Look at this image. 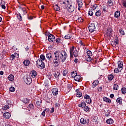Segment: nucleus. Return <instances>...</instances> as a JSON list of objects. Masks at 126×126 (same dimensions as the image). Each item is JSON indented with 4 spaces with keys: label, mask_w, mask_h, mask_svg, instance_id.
<instances>
[{
    "label": "nucleus",
    "mask_w": 126,
    "mask_h": 126,
    "mask_svg": "<svg viewBox=\"0 0 126 126\" xmlns=\"http://www.w3.org/2000/svg\"><path fill=\"white\" fill-rule=\"evenodd\" d=\"M77 4L78 5V10H80V9H81V8L82 7V5H83L82 0H78Z\"/></svg>",
    "instance_id": "obj_12"
},
{
    "label": "nucleus",
    "mask_w": 126,
    "mask_h": 126,
    "mask_svg": "<svg viewBox=\"0 0 126 126\" xmlns=\"http://www.w3.org/2000/svg\"><path fill=\"white\" fill-rule=\"evenodd\" d=\"M117 103H119L120 105H122L123 104V99H122V97H118L116 100Z\"/></svg>",
    "instance_id": "obj_27"
},
{
    "label": "nucleus",
    "mask_w": 126,
    "mask_h": 126,
    "mask_svg": "<svg viewBox=\"0 0 126 126\" xmlns=\"http://www.w3.org/2000/svg\"><path fill=\"white\" fill-rule=\"evenodd\" d=\"M52 93L54 96H57L59 94V91L56 88H53L51 90Z\"/></svg>",
    "instance_id": "obj_9"
},
{
    "label": "nucleus",
    "mask_w": 126,
    "mask_h": 126,
    "mask_svg": "<svg viewBox=\"0 0 126 126\" xmlns=\"http://www.w3.org/2000/svg\"><path fill=\"white\" fill-rule=\"evenodd\" d=\"M67 88L69 90L71 89V85L70 84L67 85Z\"/></svg>",
    "instance_id": "obj_63"
},
{
    "label": "nucleus",
    "mask_w": 126,
    "mask_h": 126,
    "mask_svg": "<svg viewBox=\"0 0 126 126\" xmlns=\"http://www.w3.org/2000/svg\"><path fill=\"white\" fill-rule=\"evenodd\" d=\"M54 9L55 10H56L57 11H59V10H60V6H59V5H58V4H55L54 6Z\"/></svg>",
    "instance_id": "obj_36"
},
{
    "label": "nucleus",
    "mask_w": 126,
    "mask_h": 126,
    "mask_svg": "<svg viewBox=\"0 0 126 126\" xmlns=\"http://www.w3.org/2000/svg\"><path fill=\"white\" fill-rule=\"evenodd\" d=\"M121 16V12L120 11H116L114 13V17L116 18H119Z\"/></svg>",
    "instance_id": "obj_21"
},
{
    "label": "nucleus",
    "mask_w": 126,
    "mask_h": 126,
    "mask_svg": "<svg viewBox=\"0 0 126 126\" xmlns=\"http://www.w3.org/2000/svg\"><path fill=\"white\" fill-rule=\"evenodd\" d=\"M77 75V72L76 71H74L71 73V77H73L74 78H75V76Z\"/></svg>",
    "instance_id": "obj_29"
},
{
    "label": "nucleus",
    "mask_w": 126,
    "mask_h": 126,
    "mask_svg": "<svg viewBox=\"0 0 126 126\" xmlns=\"http://www.w3.org/2000/svg\"><path fill=\"white\" fill-rule=\"evenodd\" d=\"M85 99L86 100H88V99H90V96L88 95L87 94H86L84 96Z\"/></svg>",
    "instance_id": "obj_57"
},
{
    "label": "nucleus",
    "mask_w": 126,
    "mask_h": 126,
    "mask_svg": "<svg viewBox=\"0 0 126 126\" xmlns=\"http://www.w3.org/2000/svg\"><path fill=\"white\" fill-rule=\"evenodd\" d=\"M21 15H22L21 14L17 15V17L19 21H22V16H21Z\"/></svg>",
    "instance_id": "obj_38"
},
{
    "label": "nucleus",
    "mask_w": 126,
    "mask_h": 126,
    "mask_svg": "<svg viewBox=\"0 0 126 126\" xmlns=\"http://www.w3.org/2000/svg\"><path fill=\"white\" fill-rule=\"evenodd\" d=\"M9 108H10V106H9V105L7 104H6L2 107V109L3 111H7V110L9 109Z\"/></svg>",
    "instance_id": "obj_26"
},
{
    "label": "nucleus",
    "mask_w": 126,
    "mask_h": 126,
    "mask_svg": "<svg viewBox=\"0 0 126 126\" xmlns=\"http://www.w3.org/2000/svg\"><path fill=\"white\" fill-rule=\"evenodd\" d=\"M10 91L11 92H14V91H15V88H14L13 87H11L10 88Z\"/></svg>",
    "instance_id": "obj_54"
},
{
    "label": "nucleus",
    "mask_w": 126,
    "mask_h": 126,
    "mask_svg": "<svg viewBox=\"0 0 126 126\" xmlns=\"http://www.w3.org/2000/svg\"><path fill=\"white\" fill-rule=\"evenodd\" d=\"M63 6L66 7L69 12H73L74 11V9H75L74 6H73L71 3V2L68 0L63 1Z\"/></svg>",
    "instance_id": "obj_2"
},
{
    "label": "nucleus",
    "mask_w": 126,
    "mask_h": 126,
    "mask_svg": "<svg viewBox=\"0 0 126 126\" xmlns=\"http://www.w3.org/2000/svg\"><path fill=\"white\" fill-rule=\"evenodd\" d=\"M23 63L24 65H25V66H28V65L30 64V61H29V60H25L23 62Z\"/></svg>",
    "instance_id": "obj_28"
},
{
    "label": "nucleus",
    "mask_w": 126,
    "mask_h": 126,
    "mask_svg": "<svg viewBox=\"0 0 126 126\" xmlns=\"http://www.w3.org/2000/svg\"><path fill=\"white\" fill-rule=\"evenodd\" d=\"M28 19H29L30 20H32V19H33V17L32 16H28Z\"/></svg>",
    "instance_id": "obj_64"
},
{
    "label": "nucleus",
    "mask_w": 126,
    "mask_h": 126,
    "mask_svg": "<svg viewBox=\"0 0 126 126\" xmlns=\"http://www.w3.org/2000/svg\"><path fill=\"white\" fill-rule=\"evenodd\" d=\"M31 75L32 78H35L37 76V72L35 70H33L31 72Z\"/></svg>",
    "instance_id": "obj_20"
},
{
    "label": "nucleus",
    "mask_w": 126,
    "mask_h": 126,
    "mask_svg": "<svg viewBox=\"0 0 126 126\" xmlns=\"http://www.w3.org/2000/svg\"><path fill=\"white\" fill-rule=\"evenodd\" d=\"M36 64L38 68H41L42 69L45 68L46 66L45 65V63L41 59H38L36 61Z\"/></svg>",
    "instance_id": "obj_6"
},
{
    "label": "nucleus",
    "mask_w": 126,
    "mask_h": 126,
    "mask_svg": "<svg viewBox=\"0 0 126 126\" xmlns=\"http://www.w3.org/2000/svg\"><path fill=\"white\" fill-rule=\"evenodd\" d=\"M80 123L82 125H85L86 124L89 123V120L88 119L86 120V119H85L84 118H81L80 120Z\"/></svg>",
    "instance_id": "obj_13"
},
{
    "label": "nucleus",
    "mask_w": 126,
    "mask_h": 126,
    "mask_svg": "<svg viewBox=\"0 0 126 126\" xmlns=\"http://www.w3.org/2000/svg\"><path fill=\"white\" fill-rule=\"evenodd\" d=\"M118 68H116L114 69V72L116 73H119V72H121L122 70H123V66H124V63H123V61H120L118 62Z\"/></svg>",
    "instance_id": "obj_4"
},
{
    "label": "nucleus",
    "mask_w": 126,
    "mask_h": 126,
    "mask_svg": "<svg viewBox=\"0 0 126 126\" xmlns=\"http://www.w3.org/2000/svg\"><path fill=\"white\" fill-rule=\"evenodd\" d=\"M89 110H90V108H89V107L87 106H86L84 107V111H85V112H88Z\"/></svg>",
    "instance_id": "obj_44"
},
{
    "label": "nucleus",
    "mask_w": 126,
    "mask_h": 126,
    "mask_svg": "<svg viewBox=\"0 0 126 126\" xmlns=\"http://www.w3.org/2000/svg\"><path fill=\"white\" fill-rule=\"evenodd\" d=\"M112 32H113V30L111 28H108L107 31L106 35L108 37H110L112 35Z\"/></svg>",
    "instance_id": "obj_17"
},
{
    "label": "nucleus",
    "mask_w": 126,
    "mask_h": 126,
    "mask_svg": "<svg viewBox=\"0 0 126 126\" xmlns=\"http://www.w3.org/2000/svg\"><path fill=\"white\" fill-rule=\"evenodd\" d=\"M103 100L104 102H106L107 103H112V101L110 100V98H108L107 97H103Z\"/></svg>",
    "instance_id": "obj_22"
},
{
    "label": "nucleus",
    "mask_w": 126,
    "mask_h": 126,
    "mask_svg": "<svg viewBox=\"0 0 126 126\" xmlns=\"http://www.w3.org/2000/svg\"><path fill=\"white\" fill-rule=\"evenodd\" d=\"M20 9L22 10L21 12V14L22 15H25V14H26V13H27V10L26 9V8L20 7Z\"/></svg>",
    "instance_id": "obj_16"
},
{
    "label": "nucleus",
    "mask_w": 126,
    "mask_h": 126,
    "mask_svg": "<svg viewBox=\"0 0 126 126\" xmlns=\"http://www.w3.org/2000/svg\"><path fill=\"white\" fill-rule=\"evenodd\" d=\"M106 123L109 125H112V124H114V120L112 119H109L106 120Z\"/></svg>",
    "instance_id": "obj_31"
},
{
    "label": "nucleus",
    "mask_w": 126,
    "mask_h": 126,
    "mask_svg": "<svg viewBox=\"0 0 126 126\" xmlns=\"http://www.w3.org/2000/svg\"><path fill=\"white\" fill-rule=\"evenodd\" d=\"M61 106V104L60 103V102H57L56 103H55V107H56L57 108L60 107Z\"/></svg>",
    "instance_id": "obj_60"
},
{
    "label": "nucleus",
    "mask_w": 126,
    "mask_h": 126,
    "mask_svg": "<svg viewBox=\"0 0 126 126\" xmlns=\"http://www.w3.org/2000/svg\"><path fill=\"white\" fill-rule=\"evenodd\" d=\"M23 102L25 103V104H29L30 100L28 99V98H25Z\"/></svg>",
    "instance_id": "obj_47"
},
{
    "label": "nucleus",
    "mask_w": 126,
    "mask_h": 126,
    "mask_svg": "<svg viewBox=\"0 0 126 126\" xmlns=\"http://www.w3.org/2000/svg\"><path fill=\"white\" fill-rule=\"evenodd\" d=\"M29 107L30 108V109H34V105H33V104H29Z\"/></svg>",
    "instance_id": "obj_58"
},
{
    "label": "nucleus",
    "mask_w": 126,
    "mask_h": 126,
    "mask_svg": "<svg viewBox=\"0 0 126 126\" xmlns=\"http://www.w3.org/2000/svg\"><path fill=\"white\" fill-rule=\"evenodd\" d=\"M56 40V38L55 37V36L54 35L50 34L48 36V41L49 42H54Z\"/></svg>",
    "instance_id": "obj_10"
},
{
    "label": "nucleus",
    "mask_w": 126,
    "mask_h": 126,
    "mask_svg": "<svg viewBox=\"0 0 126 126\" xmlns=\"http://www.w3.org/2000/svg\"><path fill=\"white\" fill-rule=\"evenodd\" d=\"M46 58L48 59V61H51V59H53V55L50 53H47Z\"/></svg>",
    "instance_id": "obj_23"
},
{
    "label": "nucleus",
    "mask_w": 126,
    "mask_h": 126,
    "mask_svg": "<svg viewBox=\"0 0 126 126\" xmlns=\"http://www.w3.org/2000/svg\"><path fill=\"white\" fill-rule=\"evenodd\" d=\"M55 58L53 59V65L54 67H58L60 64L61 63V60L60 58L57 57V56H55Z\"/></svg>",
    "instance_id": "obj_5"
},
{
    "label": "nucleus",
    "mask_w": 126,
    "mask_h": 126,
    "mask_svg": "<svg viewBox=\"0 0 126 126\" xmlns=\"http://www.w3.org/2000/svg\"><path fill=\"white\" fill-rule=\"evenodd\" d=\"M54 55L55 56H57L62 63L65 62V60L67 58V54L64 51H56L54 53Z\"/></svg>",
    "instance_id": "obj_1"
},
{
    "label": "nucleus",
    "mask_w": 126,
    "mask_h": 126,
    "mask_svg": "<svg viewBox=\"0 0 126 126\" xmlns=\"http://www.w3.org/2000/svg\"><path fill=\"white\" fill-rule=\"evenodd\" d=\"M112 44L113 47H116L117 45H119V40H116V41H112Z\"/></svg>",
    "instance_id": "obj_32"
},
{
    "label": "nucleus",
    "mask_w": 126,
    "mask_h": 126,
    "mask_svg": "<svg viewBox=\"0 0 126 126\" xmlns=\"http://www.w3.org/2000/svg\"><path fill=\"white\" fill-rule=\"evenodd\" d=\"M97 7H98V5H97L96 4H94L92 6V8L93 10H95V9H96V8H97Z\"/></svg>",
    "instance_id": "obj_43"
},
{
    "label": "nucleus",
    "mask_w": 126,
    "mask_h": 126,
    "mask_svg": "<svg viewBox=\"0 0 126 126\" xmlns=\"http://www.w3.org/2000/svg\"><path fill=\"white\" fill-rule=\"evenodd\" d=\"M99 84V81L98 80H95L93 83V88H95L97 85Z\"/></svg>",
    "instance_id": "obj_24"
},
{
    "label": "nucleus",
    "mask_w": 126,
    "mask_h": 126,
    "mask_svg": "<svg viewBox=\"0 0 126 126\" xmlns=\"http://www.w3.org/2000/svg\"><path fill=\"white\" fill-rule=\"evenodd\" d=\"M107 4L109 5V6H113V1H112L111 0H108Z\"/></svg>",
    "instance_id": "obj_40"
},
{
    "label": "nucleus",
    "mask_w": 126,
    "mask_h": 126,
    "mask_svg": "<svg viewBox=\"0 0 126 126\" xmlns=\"http://www.w3.org/2000/svg\"><path fill=\"white\" fill-rule=\"evenodd\" d=\"M119 89V85L117 84H114L113 86L114 90H118Z\"/></svg>",
    "instance_id": "obj_42"
},
{
    "label": "nucleus",
    "mask_w": 126,
    "mask_h": 126,
    "mask_svg": "<svg viewBox=\"0 0 126 126\" xmlns=\"http://www.w3.org/2000/svg\"><path fill=\"white\" fill-rule=\"evenodd\" d=\"M54 112H55V108L54 107H52L51 108V110L50 111V113H51V114H53Z\"/></svg>",
    "instance_id": "obj_61"
},
{
    "label": "nucleus",
    "mask_w": 126,
    "mask_h": 126,
    "mask_svg": "<svg viewBox=\"0 0 126 126\" xmlns=\"http://www.w3.org/2000/svg\"><path fill=\"white\" fill-rule=\"evenodd\" d=\"M8 79L9 80V81H13L14 80V76L13 75H10L8 77Z\"/></svg>",
    "instance_id": "obj_30"
},
{
    "label": "nucleus",
    "mask_w": 126,
    "mask_h": 126,
    "mask_svg": "<svg viewBox=\"0 0 126 126\" xmlns=\"http://www.w3.org/2000/svg\"><path fill=\"white\" fill-rule=\"evenodd\" d=\"M97 90L99 92H101V91H102V87H98V89H97Z\"/></svg>",
    "instance_id": "obj_62"
},
{
    "label": "nucleus",
    "mask_w": 126,
    "mask_h": 126,
    "mask_svg": "<svg viewBox=\"0 0 126 126\" xmlns=\"http://www.w3.org/2000/svg\"><path fill=\"white\" fill-rule=\"evenodd\" d=\"M101 14H102V12H101V11L100 10L97 11L95 13V16H97V17L101 16Z\"/></svg>",
    "instance_id": "obj_35"
},
{
    "label": "nucleus",
    "mask_w": 126,
    "mask_h": 126,
    "mask_svg": "<svg viewBox=\"0 0 126 126\" xmlns=\"http://www.w3.org/2000/svg\"><path fill=\"white\" fill-rule=\"evenodd\" d=\"M41 115L43 117H45L46 116V110H44L42 112Z\"/></svg>",
    "instance_id": "obj_59"
},
{
    "label": "nucleus",
    "mask_w": 126,
    "mask_h": 126,
    "mask_svg": "<svg viewBox=\"0 0 126 126\" xmlns=\"http://www.w3.org/2000/svg\"><path fill=\"white\" fill-rule=\"evenodd\" d=\"M122 94H126V88H122Z\"/></svg>",
    "instance_id": "obj_50"
},
{
    "label": "nucleus",
    "mask_w": 126,
    "mask_h": 126,
    "mask_svg": "<svg viewBox=\"0 0 126 126\" xmlns=\"http://www.w3.org/2000/svg\"><path fill=\"white\" fill-rule=\"evenodd\" d=\"M87 56H90L91 57H92V52L90 51V50H88L87 51Z\"/></svg>",
    "instance_id": "obj_48"
},
{
    "label": "nucleus",
    "mask_w": 126,
    "mask_h": 126,
    "mask_svg": "<svg viewBox=\"0 0 126 126\" xmlns=\"http://www.w3.org/2000/svg\"><path fill=\"white\" fill-rule=\"evenodd\" d=\"M40 60H42V61H45V60H46V57H45L44 55H41L40 56Z\"/></svg>",
    "instance_id": "obj_52"
},
{
    "label": "nucleus",
    "mask_w": 126,
    "mask_h": 126,
    "mask_svg": "<svg viewBox=\"0 0 126 126\" xmlns=\"http://www.w3.org/2000/svg\"><path fill=\"white\" fill-rule=\"evenodd\" d=\"M56 42L57 44H60V43H61V39H60V38H57L56 39Z\"/></svg>",
    "instance_id": "obj_55"
},
{
    "label": "nucleus",
    "mask_w": 126,
    "mask_h": 126,
    "mask_svg": "<svg viewBox=\"0 0 126 126\" xmlns=\"http://www.w3.org/2000/svg\"><path fill=\"white\" fill-rule=\"evenodd\" d=\"M86 103H87V104H91V103H92V100L91 99V98H89L88 99H86Z\"/></svg>",
    "instance_id": "obj_49"
},
{
    "label": "nucleus",
    "mask_w": 126,
    "mask_h": 126,
    "mask_svg": "<svg viewBox=\"0 0 126 126\" xmlns=\"http://www.w3.org/2000/svg\"><path fill=\"white\" fill-rule=\"evenodd\" d=\"M15 55H11L10 58V61H13L14 60V59L15 58V57H17V59H18V58L19 57V55H18V54L17 53H15Z\"/></svg>",
    "instance_id": "obj_14"
},
{
    "label": "nucleus",
    "mask_w": 126,
    "mask_h": 126,
    "mask_svg": "<svg viewBox=\"0 0 126 126\" xmlns=\"http://www.w3.org/2000/svg\"><path fill=\"white\" fill-rule=\"evenodd\" d=\"M71 38V35L70 34H67L65 36V39L68 40V39H70Z\"/></svg>",
    "instance_id": "obj_51"
},
{
    "label": "nucleus",
    "mask_w": 126,
    "mask_h": 126,
    "mask_svg": "<svg viewBox=\"0 0 126 126\" xmlns=\"http://www.w3.org/2000/svg\"><path fill=\"white\" fill-rule=\"evenodd\" d=\"M74 79L75 81H78L79 82L82 81V78L81 77V76L79 75H77V76L75 77Z\"/></svg>",
    "instance_id": "obj_15"
},
{
    "label": "nucleus",
    "mask_w": 126,
    "mask_h": 126,
    "mask_svg": "<svg viewBox=\"0 0 126 126\" xmlns=\"http://www.w3.org/2000/svg\"><path fill=\"white\" fill-rule=\"evenodd\" d=\"M85 59L87 61V62H91L92 60V58L89 55H86L85 57Z\"/></svg>",
    "instance_id": "obj_25"
},
{
    "label": "nucleus",
    "mask_w": 126,
    "mask_h": 126,
    "mask_svg": "<svg viewBox=\"0 0 126 126\" xmlns=\"http://www.w3.org/2000/svg\"><path fill=\"white\" fill-rule=\"evenodd\" d=\"M95 29H96V27H95V24H90L89 26V30L91 33L94 32L95 31Z\"/></svg>",
    "instance_id": "obj_8"
},
{
    "label": "nucleus",
    "mask_w": 126,
    "mask_h": 126,
    "mask_svg": "<svg viewBox=\"0 0 126 126\" xmlns=\"http://www.w3.org/2000/svg\"><path fill=\"white\" fill-rule=\"evenodd\" d=\"M6 103L8 104V106H9L10 107H11V105H12V104H11V101L10 100L8 99L6 100Z\"/></svg>",
    "instance_id": "obj_46"
},
{
    "label": "nucleus",
    "mask_w": 126,
    "mask_h": 126,
    "mask_svg": "<svg viewBox=\"0 0 126 126\" xmlns=\"http://www.w3.org/2000/svg\"><path fill=\"white\" fill-rule=\"evenodd\" d=\"M24 81L28 85L31 84V82H32V79L30 76H25L24 77Z\"/></svg>",
    "instance_id": "obj_7"
},
{
    "label": "nucleus",
    "mask_w": 126,
    "mask_h": 126,
    "mask_svg": "<svg viewBox=\"0 0 126 126\" xmlns=\"http://www.w3.org/2000/svg\"><path fill=\"white\" fill-rule=\"evenodd\" d=\"M119 33L120 35H122V36H125V31L123 29L121 28L119 30Z\"/></svg>",
    "instance_id": "obj_34"
},
{
    "label": "nucleus",
    "mask_w": 126,
    "mask_h": 126,
    "mask_svg": "<svg viewBox=\"0 0 126 126\" xmlns=\"http://www.w3.org/2000/svg\"><path fill=\"white\" fill-rule=\"evenodd\" d=\"M78 22L80 23V22H82L83 21V19H82V18L81 17H79L78 18Z\"/></svg>",
    "instance_id": "obj_56"
},
{
    "label": "nucleus",
    "mask_w": 126,
    "mask_h": 126,
    "mask_svg": "<svg viewBox=\"0 0 126 126\" xmlns=\"http://www.w3.org/2000/svg\"><path fill=\"white\" fill-rule=\"evenodd\" d=\"M67 72H68L67 70H66V69L64 70L63 71V76H66V74H67Z\"/></svg>",
    "instance_id": "obj_45"
},
{
    "label": "nucleus",
    "mask_w": 126,
    "mask_h": 126,
    "mask_svg": "<svg viewBox=\"0 0 126 126\" xmlns=\"http://www.w3.org/2000/svg\"><path fill=\"white\" fill-rule=\"evenodd\" d=\"M44 85L45 86V87H49V81L48 80L45 81Z\"/></svg>",
    "instance_id": "obj_41"
},
{
    "label": "nucleus",
    "mask_w": 126,
    "mask_h": 126,
    "mask_svg": "<svg viewBox=\"0 0 126 126\" xmlns=\"http://www.w3.org/2000/svg\"><path fill=\"white\" fill-rule=\"evenodd\" d=\"M3 117L5 119H9L11 117V115L9 112H5L3 113Z\"/></svg>",
    "instance_id": "obj_18"
},
{
    "label": "nucleus",
    "mask_w": 126,
    "mask_h": 126,
    "mask_svg": "<svg viewBox=\"0 0 126 126\" xmlns=\"http://www.w3.org/2000/svg\"><path fill=\"white\" fill-rule=\"evenodd\" d=\"M108 79L110 81H112V79H114V75L110 74V75H108Z\"/></svg>",
    "instance_id": "obj_39"
},
{
    "label": "nucleus",
    "mask_w": 126,
    "mask_h": 126,
    "mask_svg": "<svg viewBox=\"0 0 126 126\" xmlns=\"http://www.w3.org/2000/svg\"><path fill=\"white\" fill-rule=\"evenodd\" d=\"M54 77H55V79L56 80H60V76H61V73L58 71L55 72V73L54 74Z\"/></svg>",
    "instance_id": "obj_11"
},
{
    "label": "nucleus",
    "mask_w": 126,
    "mask_h": 126,
    "mask_svg": "<svg viewBox=\"0 0 126 126\" xmlns=\"http://www.w3.org/2000/svg\"><path fill=\"white\" fill-rule=\"evenodd\" d=\"M76 97H78L79 98H80L82 96V93H81V92L79 91V90H76Z\"/></svg>",
    "instance_id": "obj_19"
},
{
    "label": "nucleus",
    "mask_w": 126,
    "mask_h": 126,
    "mask_svg": "<svg viewBox=\"0 0 126 126\" xmlns=\"http://www.w3.org/2000/svg\"><path fill=\"white\" fill-rule=\"evenodd\" d=\"M86 106V103L85 102L83 101L81 104H79V107L80 108H84Z\"/></svg>",
    "instance_id": "obj_33"
},
{
    "label": "nucleus",
    "mask_w": 126,
    "mask_h": 126,
    "mask_svg": "<svg viewBox=\"0 0 126 126\" xmlns=\"http://www.w3.org/2000/svg\"><path fill=\"white\" fill-rule=\"evenodd\" d=\"M41 104H42V101H37L36 102V106L37 107H41Z\"/></svg>",
    "instance_id": "obj_37"
},
{
    "label": "nucleus",
    "mask_w": 126,
    "mask_h": 126,
    "mask_svg": "<svg viewBox=\"0 0 126 126\" xmlns=\"http://www.w3.org/2000/svg\"><path fill=\"white\" fill-rule=\"evenodd\" d=\"M69 53H70V58H73L75 57V58H77L78 57L79 53H78V50L77 49H75L74 50V46H72L70 47V50H69Z\"/></svg>",
    "instance_id": "obj_3"
},
{
    "label": "nucleus",
    "mask_w": 126,
    "mask_h": 126,
    "mask_svg": "<svg viewBox=\"0 0 126 126\" xmlns=\"http://www.w3.org/2000/svg\"><path fill=\"white\" fill-rule=\"evenodd\" d=\"M88 14H89V15H90V16H93V14H94V13H93V12L92 11V10H89Z\"/></svg>",
    "instance_id": "obj_53"
}]
</instances>
